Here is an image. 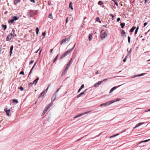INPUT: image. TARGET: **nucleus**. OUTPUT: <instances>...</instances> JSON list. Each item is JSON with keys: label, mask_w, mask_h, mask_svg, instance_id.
<instances>
[{"label": "nucleus", "mask_w": 150, "mask_h": 150, "mask_svg": "<svg viewBox=\"0 0 150 150\" xmlns=\"http://www.w3.org/2000/svg\"><path fill=\"white\" fill-rule=\"evenodd\" d=\"M119 100H120L119 99H117L116 100H111L110 101H109L106 103L100 104V106L102 107V106H103V105H105V106H106L107 105H109L114 102L119 101Z\"/></svg>", "instance_id": "obj_1"}, {"label": "nucleus", "mask_w": 150, "mask_h": 150, "mask_svg": "<svg viewBox=\"0 0 150 150\" xmlns=\"http://www.w3.org/2000/svg\"><path fill=\"white\" fill-rule=\"evenodd\" d=\"M104 31L103 30L101 31V33L100 35V37L101 39L103 40L107 36V34L105 32H103Z\"/></svg>", "instance_id": "obj_2"}, {"label": "nucleus", "mask_w": 150, "mask_h": 150, "mask_svg": "<svg viewBox=\"0 0 150 150\" xmlns=\"http://www.w3.org/2000/svg\"><path fill=\"white\" fill-rule=\"evenodd\" d=\"M91 111H88L87 112H83V113H81V114H79L78 115H77L75 116H74V118L75 119V118H77V117H79L85 114H86L87 113H88L89 112H90Z\"/></svg>", "instance_id": "obj_3"}, {"label": "nucleus", "mask_w": 150, "mask_h": 150, "mask_svg": "<svg viewBox=\"0 0 150 150\" xmlns=\"http://www.w3.org/2000/svg\"><path fill=\"white\" fill-rule=\"evenodd\" d=\"M71 35H70L68 38H65V39H63L61 42V44L62 45L64 42H65L67 41H69L71 38Z\"/></svg>", "instance_id": "obj_4"}, {"label": "nucleus", "mask_w": 150, "mask_h": 150, "mask_svg": "<svg viewBox=\"0 0 150 150\" xmlns=\"http://www.w3.org/2000/svg\"><path fill=\"white\" fill-rule=\"evenodd\" d=\"M51 85L50 84H49L47 88L45 90L43 91L40 94V95L39 97L41 96H44L45 94L47 92V90L49 88V87Z\"/></svg>", "instance_id": "obj_5"}, {"label": "nucleus", "mask_w": 150, "mask_h": 150, "mask_svg": "<svg viewBox=\"0 0 150 150\" xmlns=\"http://www.w3.org/2000/svg\"><path fill=\"white\" fill-rule=\"evenodd\" d=\"M53 103L51 102V103H50L46 107L44 111L46 112L47 111V110L50 108L51 106H52L53 105Z\"/></svg>", "instance_id": "obj_6"}, {"label": "nucleus", "mask_w": 150, "mask_h": 150, "mask_svg": "<svg viewBox=\"0 0 150 150\" xmlns=\"http://www.w3.org/2000/svg\"><path fill=\"white\" fill-rule=\"evenodd\" d=\"M87 89H86L84 91L81 93H80L76 97L77 98H79V97H80V96H82V95L85 94L86 93V92L87 91Z\"/></svg>", "instance_id": "obj_7"}, {"label": "nucleus", "mask_w": 150, "mask_h": 150, "mask_svg": "<svg viewBox=\"0 0 150 150\" xmlns=\"http://www.w3.org/2000/svg\"><path fill=\"white\" fill-rule=\"evenodd\" d=\"M102 83V81H98L94 84V87L95 88H96L98 87L99 85L101 84Z\"/></svg>", "instance_id": "obj_8"}, {"label": "nucleus", "mask_w": 150, "mask_h": 150, "mask_svg": "<svg viewBox=\"0 0 150 150\" xmlns=\"http://www.w3.org/2000/svg\"><path fill=\"white\" fill-rule=\"evenodd\" d=\"M122 85H119L118 86H115L113 87L112 88L111 90H110V91H109V93H112V92L113 91H114V90H115L117 88H118V87H119V86H121Z\"/></svg>", "instance_id": "obj_9"}, {"label": "nucleus", "mask_w": 150, "mask_h": 150, "mask_svg": "<svg viewBox=\"0 0 150 150\" xmlns=\"http://www.w3.org/2000/svg\"><path fill=\"white\" fill-rule=\"evenodd\" d=\"M56 96L57 95L56 94H54L53 95L51 98V101L52 103V102L54 101L56 99Z\"/></svg>", "instance_id": "obj_10"}, {"label": "nucleus", "mask_w": 150, "mask_h": 150, "mask_svg": "<svg viewBox=\"0 0 150 150\" xmlns=\"http://www.w3.org/2000/svg\"><path fill=\"white\" fill-rule=\"evenodd\" d=\"M4 110L6 112L7 115L8 116H9L10 115V110L9 109L7 110V108H6L4 109Z\"/></svg>", "instance_id": "obj_11"}, {"label": "nucleus", "mask_w": 150, "mask_h": 150, "mask_svg": "<svg viewBox=\"0 0 150 150\" xmlns=\"http://www.w3.org/2000/svg\"><path fill=\"white\" fill-rule=\"evenodd\" d=\"M75 44L74 45L73 47H72V48L71 49H69L67 51V52H68V53H70L72 51V50H73V49L74 48V47L75 46Z\"/></svg>", "instance_id": "obj_12"}, {"label": "nucleus", "mask_w": 150, "mask_h": 150, "mask_svg": "<svg viewBox=\"0 0 150 150\" xmlns=\"http://www.w3.org/2000/svg\"><path fill=\"white\" fill-rule=\"evenodd\" d=\"M144 123V122H141V123H139L135 125V126L134 127V129H135V128H136L137 127L139 126H140L142 125V124H143Z\"/></svg>", "instance_id": "obj_13"}, {"label": "nucleus", "mask_w": 150, "mask_h": 150, "mask_svg": "<svg viewBox=\"0 0 150 150\" xmlns=\"http://www.w3.org/2000/svg\"><path fill=\"white\" fill-rule=\"evenodd\" d=\"M67 68H65L63 71L62 74V76H64L65 74V73L67 72Z\"/></svg>", "instance_id": "obj_14"}, {"label": "nucleus", "mask_w": 150, "mask_h": 150, "mask_svg": "<svg viewBox=\"0 0 150 150\" xmlns=\"http://www.w3.org/2000/svg\"><path fill=\"white\" fill-rule=\"evenodd\" d=\"M121 35L125 37L126 36V33L124 30H122V31Z\"/></svg>", "instance_id": "obj_15"}, {"label": "nucleus", "mask_w": 150, "mask_h": 150, "mask_svg": "<svg viewBox=\"0 0 150 150\" xmlns=\"http://www.w3.org/2000/svg\"><path fill=\"white\" fill-rule=\"evenodd\" d=\"M39 78H38L37 79L34 81L32 83V84H33V83H35V85L37 83L38 81L39 80Z\"/></svg>", "instance_id": "obj_16"}, {"label": "nucleus", "mask_w": 150, "mask_h": 150, "mask_svg": "<svg viewBox=\"0 0 150 150\" xmlns=\"http://www.w3.org/2000/svg\"><path fill=\"white\" fill-rule=\"evenodd\" d=\"M69 54V53H68L67 52H66L65 53H64V54H63L62 56V58H63L64 57H65L66 56H67V55Z\"/></svg>", "instance_id": "obj_17"}, {"label": "nucleus", "mask_w": 150, "mask_h": 150, "mask_svg": "<svg viewBox=\"0 0 150 150\" xmlns=\"http://www.w3.org/2000/svg\"><path fill=\"white\" fill-rule=\"evenodd\" d=\"M11 39V37L8 35L6 38V40L7 41H9Z\"/></svg>", "instance_id": "obj_18"}, {"label": "nucleus", "mask_w": 150, "mask_h": 150, "mask_svg": "<svg viewBox=\"0 0 150 150\" xmlns=\"http://www.w3.org/2000/svg\"><path fill=\"white\" fill-rule=\"evenodd\" d=\"M69 7L72 10H73V8L72 7V4L71 2H70L69 5Z\"/></svg>", "instance_id": "obj_19"}, {"label": "nucleus", "mask_w": 150, "mask_h": 150, "mask_svg": "<svg viewBox=\"0 0 150 150\" xmlns=\"http://www.w3.org/2000/svg\"><path fill=\"white\" fill-rule=\"evenodd\" d=\"M13 45H12L10 47V55L12 53V51L13 50Z\"/></svg>", "instance_id": "obj_20"}, {"label": "nucleus", "mask_w": 150, "mask_h": 150, "mask_svg": "<svg viewBox=\"0 0 150 150\" xmlns=\"http://www.w3.org/2000/svg\"><path fill=\"white\" fill-rule=\"evenodd\" d=\"M21 0H15L14 3L15 4H17L18 3L20 2Z\"/></svg>", "instance_id": "obj_21"}, {"label": "nucleus", "mask_w": 150, "mask_h": 150, "mask_svg": "<svg viewBox=\"0 0 150 150\" xmlns=\"http://www.w3.org/2000/svg\"><path fill=\"white\" fill-rule=\"evenodd\" d=\"M136 27H133L130 29V31L131 32H133L134 30L135 29Z\"/></svg>", "instance_id": "obj_22"}, {"label": "nucleus", "mask_w": 150, "mask_h": 150, "mask_svg": "<svg viewBox=\"0 0 150 150\" xmlns=\"http://www.w3.org/2000/svg\"><path fill=\"white\" fill-rule=\"evenodd\" d=\"M150 140V139H149L148 140H146L144 141H142L141 142H139V143H141L143 142H146L149 141Z\"/></svg>", "instance_id": "obj_23"}, {"label": "nucleus", "mask_w": 150, "mask_h": 150, "mask_svg": "<svg viewBox=\"0 0 150 150\" xmlns=\"http://www.w3.org/2000/svg\"><path fill=\"white\" fill-rule=\"evenodd\" d=\"M112 0V1H113L115 3V5H116V6H118V4L117 2L116 1V0Z\"/></svg>", "instance_id": "obj_24"}, {"label": "nucleus", "mask_w": 150, "mask_h": 150, "mask_svg": "<svg viewBox=\"0 0 150 150\" xmlns=\"http://www.w3.org/2000/svg\"><path fill=\"white\" fill-rule=\"evenodd\" d=\"M125 23H121L120 24V25L121 26V28H123L124 26H125Z\"/></svg>", "instance_id": "obj_25"}, {"label": "nucleus", "mask_w": 150, "mask_h": 150, "mask_svg": "<svg viewBox=\"0 0 150 150\" xmlns=\"http://www.w3.org/2000/svg\"><path fill=\"white\" fill-rule=\"evenodd\" d=\"M35 30H36V34H37V35H38V34L39 31V29L37 27L36 29Z\"/></svg>", "instance_id": "obj_26"}, {"label": "nucleus", "mask_w": 150, "mask_h": 150, "mask_svg": "<svg viewBox=\"0 0 150 150\" xmlns=\"http://www.w3.org/2000/svg\"><path fill=\"white\" fill-rule=\"evenodd\" d=\"M138 29H139V26H138L137 27V28H136V29L135 30V35H136L137 34V32L138 31Z\"/></svg>", "instance_id": "obj_27"}, {"label": "nucleus", "mask_w": 150, "mask_h": 150, "mask_svg": "<svg viewBox=\"0 0 150 150\" xmlns=\"http://www.w3.org/2000/svg\"><path fill=\"white\" fill-rule=\"evenodd\" d=\"M88 38H89V40L91 41L92 40V37L91 35H89L88 36Z\"/></svg>", "instance_id": "obj_28"}, {"label": "nucleus", "mask_w": 150, "mask_h": 150, "mask_svg": "<svg viewBox=\"0 0 150 150\" xmlns=\"http://www.w3.org/2000/svg\"><path fill=\"white\" fill-rule=\"evenodd\" d=\"M36 65H35V64H34V65H33V67H32V69H31V70H30V71L29 73V75L31 74V73L32 72V70L33 69V68Z\"/></svg>", "instance_id": "obj_29"}, {"label": "nucleus", "mask_w": 150, "mask_h": 150, "mask_svg": "<svg viewBox=\"0 0 150 150\" xmlns=\"http://www.w3.org/2000/svg\"><path fill=\"white\" fill-rule=\"evenodd\" d=\"M36 65H35V64H34V65H33V67H32V69H31V70H30V71L29 73V75L31 74V73L32 72V70L33 69V68Z\"/></svg>", "instance_id": "obj_30"}, {"label": "nucleus", "mask_w": 150, "mask_h": 150, "mask_svg": "<svg viewBox=\"0 0 150 150\" xmlns=\"http://www.w3.org/2000/svg\"><path fill=\"white\" fill-rule=\"evenodd\" d=\"M36 65H35V64H34V65H33V67H32V69H31V70H30V71L29 73V75L31 74V73L32 72V70L33 69V68Z\"/></svg>", "instance_id": "obj_31"}, {"label": "nucleus", "mask_w": 150, "mask_h": 150, "mask_svg": "<svg viewBox=\"0 0 150 150\" xmlns=\"http://www.w3.org/2000/svg\"><path fill=\"white\" fill-rule=\"evenodd\" d=\"M14 21L17 20L18 19V18L15 16H14L13 18H12Z\"/></svg>", "instance_id": "obj_32"}, {"label": "nucleus", "mask_w": 150, "mask_h": 150, "mask_svg": "<svg viewBox=\"0 0 150 150\" xmlns=\"http://www.w3.org/2000/svg\"><path fill=\"white\" fill-rule=\"evenodd\" d=\"M2 27L3 28H4V30L6 29L7 28V26L6 25H2Z\"/></svg>", "instance_id": "obj_33"}, {"label": "nucleus", "mask_w": 150, "mask_h": 150, "mask_svg": "<svg viewBox=\"0 0 150 150\" xmlns=\"http://www.w3.org/2000/svg\"><path fill=\"white\" fill-rule=\"evenodd\" d=\"M58 55H57L56 57H55L54 58V60L53 61V62L54 63L55 61H56L57 60V59L58 58Z\"/></svg>", "instance_id": "obj_34"}, {"label": "nucleus", "mask_w": 150, "mask_h": 150, "mask_svg": "<svg viewBox=\"0 0 150 150\" xmlns=\"http://www.w3.org/2000/svg\"><path fill=\"white\" fill-rule=\"evenodd\" d=\"M14 21V20L13 18H12L11 20H10L9 21V23H12Z\"/></svg>", "instance_id": "obj_35"}, {"label": "nucleus", "mask_w": 150, "mask_h": 150, "mask_svg": "<svg viewBox=\"0 0 150 150\" xmlns=\"http://www.w3.org/2000/svg\"><path fill=\"white\" fill-rule=\"evenodd\" d=\"M13 103H17L18 102V101L16 99H14L13 100Z\"/></svg>", "instance_id": "obj_36"}, {"label": "nucleus", "mask_w": 150, "mask_h": 150, "mask_svg": "<svg viewBox=\"0 0 150 150\" xmlns=\"http://www.w3.org/2000/svg\"><path fill=\"white\" fill-rule=\"evenodd\" d=\"M48 17L51 19H52L53 16H52V14H49Z\"/></svg>", "instance_id": "obj_37"}, {"label": "nucleus", "mask_w": 150, "mask_h": 150, "mask_svg": "<svg viewBox=\"0 0 150 150\" xmlns=\"http://www.w3.org/2000/svg\"><path fill=\"white\" fill-rule=\"evenodd\" d=\"M9 35L11 37V38L12 37H14V35L12 33H10V34H9Z\"/></svg>", "instance_id": "obj_38"}, {"label": "nucleus", "mask_w": 150, "mask_h": 150, "mask_svg": "<svg viewBox=\"0 0 150 150\" xmlns=\"http://www.w3.org/2000/svg\"><path fill=\"white\" fill-rule=\"evenodd\" d=\"M128 42L129 43H130V38L129 36L128 37Z\"/></svg>", "instance_id": "obj_39"}, {"label": "nucleus", "mask_w": 150, "mask_h": 150, "mask_svg": "<svg viewBox=\"0 0 150 150\" xmlns=\"http://www.w3.org/2000/svg\"><path fill=\"white\" fill-rule=\"evenodd\" d=\"M144 75H145V74H144V73H142V74H141L138 75V76H143Z\"/></svg>", "instance_id": "obj_40"}, {"label": "nucleus", "mask_w": 150, "mask_h": 150, "mask_svg": "<svg viewBox=\"0 0 150 150\" xmlns=\"http://www.w3.org/2000/svg\"><path fill=\"white\" fill-rule=\"evenodd\" d=\"M19 89H20L21 91H23V88L22 86H20Z\"/></svg>", "instance_id": "obj_41"}, {"label": "nucleus", "mask_w": 150, "mask_h": 150, "mask_svg": "<svg viewBox=\"0 0 150 150\" xmlns=\"http://www.w3.org/2000/svg\"><path fill=\"white\" fill-rule=\"evenodd\" d=\"M137 77H138V75H135L133 76H132L131 77L132 78H135Z\"/></svg>", "instance_id": "obj_42"}, {"label": "nucleus", "mask_w": 150, "mask_h": 150, "mask_svg": "<svg viewBox=\"0 0 150 150\" xmlns=\"http://www.w3.org/2000/svg\"><path fill=\"white\" fill-rule=\"evenodd\" d=\"M102 3V2L101 1H99L98 2V4L100 5H101Z\"/></svg>", "instance_id": "obj_43"}, {"label": "nucleus", "mask_w": 150, "mask_h": 150, "mask_svg": "<svg viewBox=\"0 0 150 150\" xmlns=\"http://www.w3.org/2000/svg\"><path fill=\"white\" fill-rule=\"evenodd\" d=\"M59 88H58V89H57V90L55 91V93H54V94H57V93L59 91Z\"/></svg>", "instance_id": "obj_44"}, {"label": "nucleus", "mask_w": 150, "mask_h": 150, "mask_svg": "<svg viewBox=\"0 0 150 150\" xmlns=\"http://www.w3.org/2000/svg\"><path fill=\"white\" fill-rule=\"evenodd\" d=\"M84 84H82L80 88H81V89H82V88H84Z\"/></svg>", "instance_id": "obj_45"}, {"label": "nucleus", "mask_w": 150, "mask_h": 150, "mask_svg": "<svg viewBox=\"0 0 150 150\" xmlns=\"http://www.w3.org/2000/svg\"><path fill=\"white\" fill-rule=\"evenodd\" d=\"M24 73L23 71H21L20 72V74H24Z\"/></svg>", "instance_id": "obj_46"}, {"label": "nucleus", "mask_w": 150, "mask_h": 150, "mask_svg": "<svg viewBox=\"0 0 150 150\" xmlns=\"http://www.w3.org/2000/svg\"><path fill=\"white\" fill-rule=\"evenodd\" d=\"M68 17H67L66 18V23H67L68 22Z\"/></svg>", "instance_id": "obj_47"}, {"label": "nucleus", "mask_w": 150, "mask_h": 150, "mask_svg": "<svg viewBox=\"0 0 150 150\" xmlns=\"http://www.w3.org/2000/svg\"><path fill=\"white\" fill-rule=\"evenodd\" d=\"M132 49H131L130 50H129V53L127 54V56H128L129 54L131 53V52Z\"/></svg>", "instance_id": "obj_48"}, {"label": "nucleus", "mask_w": 150, "mask_h": 150, "mask_svg": "<svg viewBox=\"0 0 150 150\" xmlns=\"http://www.w3.org/2000/svg\"><path fill=\"white\" fill-rule=\"evenodd\" d=\"M34 62V61H31L30 62V63H29V64H31L32 63H33Z\"/></svg>", "instance_id": "obj_49"}, {"label": "nucleus", "mask_w": 150, "mask_h": 150, "mask_svg": "<svg viewBox=\"0 0 150 150\" xmlns=\"http://www.w3.org/2000/svg\"><path fill=\"white\" fill-rule=\"evenodd\" d=\"M120 20V18H118L117 20V22H119Z\"/></svg>", "instance_id": "obj_50"}, {"label": "nucleus", "mask_w": 150, "mask_h": 150, "mask_svg": "<svg viewBox=\"0 0 150 150\" xmlns=\"http://www.w3.org/2000/svg\"><path fill=\"white\" fill-rule=\"evenodd\" d=\"M107 79H105L103 80V81H102V83L103 82L105 81H107Z\"/></svg>", "instance_id": "obj_51"}, {"label": "nucleus", "mask_w": 150, "mask_h": 150, "mask_svg": "<svg viewBox=\"0 0 150 150\" xmlns=\"http://www.w3.org/2000/svg\"><path fill=\"white\" fill-rule=\"evenodd\" d=\"M147 24V23L145 22L144 23V27Z\"/></svg>", "instance_id": "obj_52"}, {"label": "nucleus", "mask_w": 150, "mask_h": 150, "mask_svg": "<svg viewBox=\"0 0 150 150\" xmlns=\"http://www.w3.org/2000/svg\"><path fill=\"white\" fill-rule=\"evenodd\" d=\"M33 11H31L29 12V13H30V14H33Z\"/></svg>", "instance_id": "obj_53"}, {"label": "nucleus", "mask_w": 150, "mask_h": 150, "mask_svg": "<svg viewBox=\"0 0 150 150\" xmlns=\"http://www.w3.org/2000/svg\"><path fill=\"white\" fill-rule=\"evenodd\" d=\"M109 15L112 17V18H114V16L113 14H109Z\"/></svg>", "instance_id": "obj_54"}, {"label": "nucleus", "mask_w": 150, "mask_h": 150, "mask_svg": "<svg viewBox=\"0 0 150 150\" xmlns=\"http://www.w3.org/2000/svg\"><path fill=\"white\" fill-rule=\"evenodd\" d=\"M42 35L45 37V32H43L42 33Z\"/></svg>", "instance_id": "obj_55"}, {"label": "nucleus", "mask_w": 150, "mask_h": 150, "mask_svg": "<svg viewBox=\"0 0 150 150\" xmlns=\"http://www.w3.org/2000/svg\"><path fill=\"white\" fill-rule=\"evenodd\" d=\"M99 18L98 17H96V21H98V20H99Z\"/></svg>", "instance_id": "obj_56"}, {"label": "nucleus", "mask_w": 150, "mask_h": 150, "mask_svg": "<svg viewBox=\"0 0 150 150\" xmlns=\"http://www.w3.org/2000/svg\"><path fill=\"white\" fill-rule=\"evenodd\" d=\"M127 58H125L123 60V61L124 62H125L126 61Z\"/></svg>", "instance_id": "obj_57"}, {"label": "nucleus", "mask_w": 150, "mask_h": 150, "mask_svg": "<svg viewBox=\"0 0 150 150\" xmlns=\"http://www.w3.org/2000/svg\"><path fill=\"white\" fill-rule=\"evenodd\" d=\"M31 2H33V3H35V1L34 0H30Z\"/></svg>", "instance_id": "obj_58"}, {"label": "nucleus", "mask_w": 150, "mask_h": 150, "mask_svg": "<svg viewBox=\"0 0 150 150\" xmlns=\"http://www.w3.org/2000/svg\"><path fill=\"white\" fill-rule=\"evenodd\" d=\"M149 111H150V109L146 110L145 111V112H147Z\"/></svg>", "instance_id": "obj_59"}, {"label": "nucleus", "mask_w": 150, "mask_h": 150, "mask_svg": "<svg viewBox=\"0 0 150 150\" xmlns=\"http://www.w3.org/2000/svg\"><path fill=\"white\" fill-rule=\"evenodd\" d=\"M81 88H80L79 89V90H78V92H78V93H79V92L80 91H81Z\"/></svg>", "instance_id": "obj_60"}, {"label": "nucleus", "mask_w": 150, "mask_h": 150, "mask_svg": "<svg viewBox=\"0 0 150 150\" xmlns=\"http://www.w3.org/2000/svg\"><path fill=\"white\" fill-rule=\"evenodd\" d=\"M119 135V134H114V135H113V136H114V137H115V136H117V135Z\"/></svg>", "instance_id": "obj_61"}, {"label": "nucleus", "mask_w": 150, "mask_h": 150, "mask_svg": "<svg viewBox=\"0 0 150 150\" xmlns=\"http://www.w3.org/2000/svg\"><path fill=\"white\" fill-rule=\"evenodd\" d=\"M70 63H69V62L68 64H67V67H69V66H70Z\"/></svg>", "instance_id": "obj_62"}, {"label": "nucleus", "mask_w": 150, "mask_h": 150, "mask_svg": "<svg viewBox=\"0 0 150 150\" xmlns=\"http://www.w3.org/2000/svg\"><path fill=\"white\" fill-rule=\"evenodd\" d=\"M99 74V72H98V71H97L96 73V74Z\"/></svg>", "instance_id": "obj_63"}, {"label": "nucleus", "mask_w": 150, "mask_h": 150, "mask_svg": "<svg viewBox=\"0 0 150 150\" xmlns=\"http://www.w3.org/2000/svg\"><path fill=\"white\" fill-rule=\"evenodd\" d=\"M81 138H80L79 139H78V140H76V142H78L79 141H80V140H81Z\"/></svg>", "instance_id": "obj_64"}]
</instances>
